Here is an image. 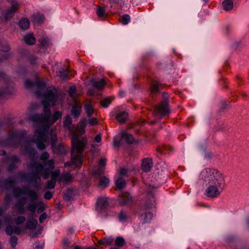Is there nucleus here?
I'll use <instances>...</instances> for the list:
<instances>
[{
  "label": "nucleus",
  "mask_w": 249,
  "mask_h": 249,
  "mask_svg": "<svg viewBox=\"0 0 249 249\" xmlns=\"http://www.w3.org/2000/svg\"><path fill=\"white\" fill-rule=\"evenodd\" d=\"M94 140L97 142H100L101 141V136L100 134H98L96 136V137L94 138Z\"/></svg>",
  "instance_id": "62"
},
{
  "label": "nucleus",
  "mask_w": 249,
  "mask_h": 249,
  "mask_svg": "<svg viewBox=\"0 0 249 249\" xmlns=\"http://www.w3.org/2000/svg\"><path fill=\"white\" fill-rule=\"evenodd\" d=\"M156 113L161 116H165L170 112L168 107V101L167 100L162 101L159 106L155 107Z\"/></svg>",
  "instance_id": "11"
},
{
  "label": "nucleus",
  "mask_w": 249,
  "mask_h": 249,
  "mask_svg": "<svg viewBox=\"0 0 249 249\" xmlns=\"http://www.w3.org/2000/svg\"><path fill=\"white\" fill-rule=\"evenodd\" d=\"M114 242V239L112 237L104 238L98 241L97 244L98 245H106L109 246L112 244Z\"/></svg>",
  "instance_id": "25"
},
{
  "label": "nucleus",
  "mask_w": 249,
  "mask_h": 249,
  "mask_svg": "<svg viewBox=\"0 0 249 249\" xmlns=\"http://www.w3.org/2000/svg\"><path fill=\"white\" fill-rule=\"evenodd\" d=\"M209 183L219 187L223 186L224 180L222 174L217 171L213 176V179H211Z\"/></svg>",
  "instance_id": "13"
},
{
  "label": "nucleus",
  "mask_w": 249,
  "mask_h": 249,
  "mask_svg": "<svg viewBox=\"0 0 249 249\" xmlns=\"http://www.w3.org/2000/svg\"><path fill=\"white\" fill-rule=\"evenodd\" d=\"M81 106L74 105L71 109V113L76 118H77L81 112Z\"/></svg>",
  "instance_id": "33"
},
{
  "label": "nucleus",
  "mask_w": 249,
  "mask_h": 249,
  "mask_svg": "<svg viewBox=\"0 0 249 249\" xmlns=\"http://www.w3.org/2000/svg\"><path fill=\"white\" fill-rule=\"evenodd\" d=\"M44 90L41 96L44 95L45 100H43L42 103L43 101H46L48 103L49 101L52 102L53 105H54L58 98L56 94V89L53 87H49L47 89L45 92L44 93Z\"/></svg>",
  "instance_id": "9"
},
{
  "label": "nucleus",
  "mask_w": 249,
  "mask_h": 249,
  "mask_svg": "<svg viewBox=\"0 0 249 249\" xmlns=\"http://www.w3.org/2000/svg\"><path fill=\"white\" fill-rule=\"evenodd\" d=\"M24 40L25 42L30 45H34L36 43V38L33 35H28L24 36Z\"/></svg>",
  "instance_id": "31"
},
{
  "label": "nucleus",
  "mask_w": 249,
  "mask_h": 249,
  "mask_svg": "<svg viewBox=\"0 0 249 249\" xmlns=\"http://www.w3.org/2000/svg\"><path fill=\"white\" fill-rule=\"evenodd\" d=\"M76 88L74 86H71L70 87L69 90V93L70 97H71L72 98H75L76 97Z\"/></svg>",
  "instance_id": "45"
},
{
  "label": "nucleus",
  "mask_w": 249,
  "mask_h": 249,
  "mask_svg": "<svg viewBox=\"0 0 249 249\" xmlns=\"http://www.w3.org/2000/svg\"><path fill=\"white\" fill-rule=\"evenodd\" d=\"M222 6L225 10H231L233 8V3L231 0H226L223 1Z\"/></svg>",
  "instance_id": "30"
},
{
  "label": "nucleus",
  "mask_w": 249,
  "mask_h": 249,
  "mask_svg": "<svg viewBox=\"0 0 249 249\" xmlns=\"http://www.w3.org/2000/svg\"><path fill=\"white\" fill-rule=\"evenodd\" d=\"M132 202V197L129 193L125 192L122 194L120 199V204L121 205H128Z\"/></svg>",
  "instance_id": "20"
},
{
  "label": "nucleus",
  "mask_w": 249,
  "mask_h": 249,
  "mask_svg": "<svg viewBox=\"0 0 249 249\" xmlns=\"http://www.w3.org/2000/svg\"><path fill=\"white\" fill-rule=\"evenodd\" d=\"M109 183V180L105 176H102L100 178L99 185L103 188L107 187Z\"/></svg>",
  "instance_id": "36"
},
{
  "label": "nucleus",
  "mask_w": 249,
  "mask_h": 249,
  "mask_svg": "<svg viewBox=\"0 0 249 249\" xmlns=\"http://www.w3.org/2000/svg\"><path fill=\"white\" fill-rule=\"evenodd\" d=\"M19 143V137L17 132H9V137L6 141L1 142L4 147H17Z\"/></svg>",
  "instance_id": "7"
},
{
  "label": "nucleus",
  "mask_w": 249,
  "mask_h": 249,
  "mask_svg": "<svg viewBox=\"0 0 249 249\" xmlns=\"http://www.w3.org/2000/svg\"><path fill=\"white\" fill-rule=\"evenodd\" d=\"M96 13L98 17L101 19H105L107 14L106 13L105 8L99 5L97 6Z\"/></svg>",
  "instance_id": "24"
},
{
  "label": "nucleus",
  "mask_w": 249,
  "mask_h": 249,
  "mask_svg": "<svg viewBox=\"0 0 249 249\" xmlns=\"http://www.w3.org/2000/svg\"><path fill=\"white\" fill-rule=\"evenodd\" d=\"M18 5L17 2L12 3L10 9H8L5 15L6 20L10 19L14 16V13L18 9Z\"/></svg>",
  "instance_id": "16"
},
{
  "label": "nucleus",
  "mask_w": 249,
  "mask_h": 249,
  "mask_svg": "<svg viewBox=\"0 0 249 249\" xmlns=\"http://www.w3.org/2000/svg\"><path fill=\"white\" fill-rule=\"evenodd\" d=\"M60 174V170H56L50 172V175H51L52 179H54L55 181H56V178L59 176Z\"/></svg>",
  "instance_id": "46"
},
{
  "label": "nucleus",
  "mask_w": 249,
  "mask_h": 249,
  "mask_svg": "<svg viewBox=\"0 0 249 249\" xmlns=\"http://www.w3.org/2000/svg\"><path fill=\"white\" fill-rule=\"evenodd\" d=\"M128 118V114L126 112H121L116 115V119L121 124L124 123Z\"/></svg>",
  "instance_id": "23"
},
{
  "label": "nucleus",
  "mask_w": 249,
  "mask_h": 249,
  "mask_svg": "<svg viewBox=\"0 0 249 249\" xmlns=\"http://www.w3.org/2000/svg\"><path fill=\"white\" fill-rule=\"evenodd\" d=\"M38 41L42 47H46L48 45V40L47 38H41Z\"/></svg>",
  "instance_id": "52"
},
{
  "label": "nucleus",
  "mask_w": 249,
  "mask_h": 249,
  "mask_svg": "<svg viewBox=\"0 0 249 249\" xmlns=\"http://www.w3.org/2000/svg\"><path fill=\"white\" fill-rule=\"evenodd\" d=\"M43 166V178L45 179L49 178L50 172L54 168V160L53 159L48 161H43L42 162Z\"/></svg>",
  "instance_id": "12"
},
{
  "label": "nucleus",
  "mask_w": 249,
  "mask_h": 249,
  "mask_svg": "<svg viewBox=\"0 0 249 249\" xmlns=\"http://www.w3.org/2000/svg\"><path fill=\"white\" fill-rule=\"evenodd\" d=\"M53 196V193L50 191H47L45 193L44 195V197L45 199L47 200H50L52 198Z\"/></svg>",
  "instance_id": "56"
},
{
  "label": "nucleus",
  "mask_w": 249,
  "mask_h": 249,
  "mask_svg": "<svg viewBox=\"0 0 249 249\" xmlns=\"http://www.w3.org/2000/svg\"><path fill=\"white\" fill-rule=\"evenodd\" d=\"M42 105L44 107V113L34 114L31 117L30 119L32 122L41 124L43 127L47 129L61 118L62 114L59 111H56L51 117V111L49 103L43 101Z\"/></svg>",
  "instance_id": "3"
},
{
  "label": "nucleus",
  "mask_w": 249,
  "mask_h": 249,
  "mask_svg": "<svg viewBox=\"0 0 249 249\" xmlns=\"http://www.w3.org/2000/svg\"><path fill=\"white\" fill-rule=\"evenodd\" d=\"M15 182L16 181L14 179H12L11 178L7 179L5 181L6 188L8 189V188L12 187L15 183Z\"/></svg>",
  "instance_id": "48"
},
{
  "label": "nucleus",
  "mask_w": 249,
  "mask_h": 249,
  "mask_svg": "<svg viewBox=\"0 0 249 249\" xmlns=\"http://www.w3.org/2000/svg\"><path fill=\"white\" fill-rule=\"evenodd\" d=\"M35 86L37 87V90L35 92V94L37 97H40L46 89V85L44 82L37 81L36 83H35L29 80L25 82V87L26 89H31Z\"/></svg>",
  "instance_id": "8"
},
{
  "label": "nucleus",
  "mask_w": 249,
  "mask_h": 249,
  "mask_svg": "<svg viewBox=\"0 0 249 249\" xmlns=\"http://www.w3.org/2000/svg\"><path fill=\"white\" fill-rule=\"evenodd\" d=\"M32 18H33V21L37 23L43 22L44 17L43 15L40 14H34Z\"/></svg>",
  "instance_id": "38"
},
{
  "label": "nucleus",
  "mask_w": 249,
  "mask_h": 249,
  "mask_svg": "<svg viewBox=\"0 0 249 249\" xmlns=\"http://www.w3.org/2000/svg\"><path fill=\"white\" fill-rule=\"evenodd\" d=\"M162 89V85L157 81H152L150 87V90L152 93H156Z\"/></svg>",
  "instance_id": "21"
},
{
  "label": "nucleus",
  "mask_w": 249,
  "mask_h": 249,
  "mask_svg": "<svg viewBox=\"0 0 249 249\" xmlns=\"http://www.w3.org/2000/svg\"><path fill=\"white\" fill-rule=\"evenodd\" d=\"M218 186L210 185L206 190L207 196L212 197H214L219 194L218 189Z\"/></svg>",
  "instance_id": "18"
},
{
  "label": "nucleus",
  "mask_w": 249,
  "mask_h": 249,
  "mask_svg": "<svg viewBox=\"0 0 249 249\" xmlns=\"http://www.w3.org/2000/svg\"><path fill=\"white\" fill-rule=\"evenodd\" d=\"M87 120L82 119L78 124V128L71 138L72 144L71 155V162L77 167L80 166L83 160V152L87 144L86 138L83 139L82 141L79 140V137L83 135L85 132Z\"/></svg>",
  "instance_id": "1"
},
{
  "label": "nucleus",
  "mask_w": 249,
  "mask_h": 249,
  "mask_svg": "<svg viewBox=\"0 0 249 249\" xmlns=\"http://www.w3.org/2000/svg\"><path fill=\"white\" fill-rule=\"evenodd\" d=\"M130 16L127 14H124L123 16L122 22L123 24L126 25L130 21Z\"/></svg>",
  "instance_id": "49"
},
{
  "label": "nucleus",
  "mask_w": 249,
  "mask_h": 249,
  "mask_svg": "<svg viewBox=\"0 0 249 249\" xmlns=\"http://www.w3.org/2000/svg\"><path fill=\"white\" fill-rule=\"evenodd\" d=\"M36 203H29L27 206V209L29 212L34 213L35 212L36 209Z\"/></svg>",
  "instance_id": "44"
},
{
  "label": "nucleus",
  "mask_w": 249,
  "mask_h": 249,
  "mask_svg": "<svg viewBox=\"0 0 249 249\" xmlns=\"http://www.w3.org/2000/svg\"><path fill=\"white\" fill-rule=\"evenodd\" d=\"M49 158V154L47 152H45L41 154L40 159L41 160L47 161L46 160L48 159Z\"/></svg>",
  "instance_id": "54"
},
{
  "label": "nucleus",
  "mask_w": 249,
  "mask_h": 249,
  "mask_svg": "<svg viewBox=\"0 0 249 249\" xmlns=\"http://www.w3.org/2000/svg\"><path fill=\"white\" fill-rule=\"evenodd\" d=\"M56 183V181L54 179H51L47 182L46 188L47 189H53L54 188Z\"/></svg>",
  "instance_id": "47"
},
{
  "label": "nucleus",
  "mask_w": 249,
  "mask_h": 249,
  "mask_svg": "<svg viewBox=\"0 0 249 249\" xmlns=\"http://www.w3.org/2000/svg\"><path fill=\"white\" fill-rule=\"evenodd\" d=\"M2 161L9 164L7 169L10 172L17 168L18 164L20 163L19 159L16 155L4 158L2 159Z\"/></svg>",
  "instance_id": "10"
},
{
  "label": "nucleus",
  "mask_w": 249,
  "mask_h": 249,
  "mask_svg": "<svg viewBox=\"0 0 249 249\" xmlns=\"http://www.w3.org/2000/svg\"><path fill=\"white\" fill-rule=\"evenodd\" d=\"M13 195L15 197H19L21 195L28 194L32 201H36L38 199V194L33 190H30L27 187L21 189L19 187H16L13 189Z\"/></svg>",
  "instance_id": "5"
},
{
  "label": "nucleus",
  "mask_w": 249,
  "mask_h": 249,
  "mask_svg": "<svg viewBox=\"0 0 249 249\" xmlns=\"http://www.w3.org/2000/svg\"><path fill=\"white\" fill-rule=\"evenodd\" d=\"M217 171L213 169L207 168L203 170L201 173V178L206 181V179L210 180Z\"/></svg>",
  "instance_id": "14"
},
{
  "label": "nucleus",
  "mask_w": 249,
  "mask_h": 249,
  "mask_svg": "<svg viewBox=\"0 0 249 249\" xmlns=\"http://www.w3.org/2000/svg\"><path fill=\"white\" fill-rule=\"evenodd\" d=\"M19 27L23 30H27L30 27V21L28 18H23L18 23Z\"/></svg>",
  "instance_id": "28"
},
{
  "label": "nucleus",
  "mask_w": 249,
  "mask_h": 249,
  "mask_svg": "<svg viewBox=\"0 0 249 249\" xmlns=\"http://www.w3.org/2000/svg\"><path fill=\"white\" fill-rule=\"evenodd\" d=\"M122 137L125 139L127 143L131 144L134 142V139L131 134L124 133L122 135Z\"/></svg>",
  "instance_id": "39"
},
{
  "label": "nucleus",
  "mask_w": 249,
  "mask_h": 249,
  "mask_svg": "<svg viewBox=\"0 0 249 249\" xmlns=\"http://www.w3.org/2000/svg\"><path fill=\"white\" fill-rule=\"evenodd\" d=\"M47 129L44 127L38 128L35 132L36 138H34L32 142L36 143L37 147L40 150H43L45 148L44 142L46 137Z\"/></svg>",
  "instance_id": "6"
},
{
  "label": "nucleus",
  "mask_w": 249,
  "mask_h": 249,
  "mask_svg": "<svg viewBox=\"0 0 249 249\" xmlns=\"http://www.w3.org/2000/svg\"><path fill=\"white\" fill-rule=\"evenodd\" d=\"M24 200V198L19 200L15 205L16 210L21 214L23 213L25 211V203Z\"/></svg>",
  "instance_id": "26"
},
{
  "label": "nucleus",
  "mask_w": 249,
  "mask_h": 249,
  "mask_svg": "<svg viewBox=\"0 0 249 249\" xmlns=\"http://www.w3.org/2000/svg\"><path fill=\"white\" fill-rule=\"evenodd\" d=\"M145 218H151L153 216V214L150 211L144 212Z\"/></svg>",
  "instance_id": "60"
},
{
  "label": "nucleus",
  "mask_w": 249,
  "mask_h": 249,
  "mask_svg": "<svg viewBox=\"0 0 249 249\" xmlns=\"http://www.w3.org/2000/svg\"><path fill=\"white\" fill-rule=\"evenodd\" d=\"M51 147L53 152L55 154L62 155L66 153V147L62 143L59 144L57 146L56 145V144H51Z\"/></svg>",
  "instance_id": "19"
},
{
  "label": "nucleus",
  "mask_w": 249,
  "mask_h": 249,
  "mask_svg": "<svg viewBox=\"0 0 249 249\" xmlns=\"http://www.w3.org/2000/svg\"><path fill=\"white\" fill-rule=\"evenodd\" d=\"M9 57V54L2 55L0 56V62L3 61L4 60H6Z\"/></svg>",
  "instance_id": "61"
},
{
  "label": "nucleus",
  "mask_w": 249,
  "mask_h": 249,
  "mask_svg": "<svg viewBox=\"0 0 249 249\" xmlns=\"http://www.w3.org/2000/svg\"><path fill=\"white\" fill-rule=\"evenodd\" d=\"M120 175L127 176V170L124 169V168L121 169L120 171Z\"/></svg>",
  "instance_id": "59"
},
{
  "label": "nucleus",
  "mask_w": 249,
  "mask_h": 249,
  "mask_svg": "<svg viewBox=\"0 0 249 249\" xmlns=\"http://www.w3.org/2000/svg\"><path fill=\"white\" fill-rule=\"evenodd\" d=\"M148 199H149V202L147 200L145 203V206L147 208H151L152 207H155V197L152 194H150L148 196Z\"/></svg>",
  "instance_id": "29"
},
{
  "label": "nucleus",
  "mask_w": 249,
  "mask_h": 249,
  "mask_svg": "<svg viewBox=\"0 0 249 249\" xmlns=\"http://www.w3.org/2000/svg\"><path fill=\"white\" fill-rule=\"evenodd\" d=\"M5 222L8 224L5 229L7 235H11L13 233L16 235L24 234L27 229L33 230L36 228L37 224L36 219H29L26 223H25V219H5Z\"/></svg>",
  "instance_id": "2"
},
{
  "label": "nucleus",
  "mask_w": 249,
  "mask_h": 249,
  "mask_svg": "<svg viewBox=\"0 0 249 249\" xmlns=\"http://www.w3.org/2000/svg\"><path fill=\"white\" fill-rule=\"evenodd\" d=\"M107 160L105 158H101L99 162V167H102L105 168Z\"/></svg>",
  "instance_id": "55"
},
{
  "label": "nucleus",
  "mask_w": 249,
  "mask_h": 249,
  "mask_svg": "<svg viewBox=\"0 0 249 249\" xmlns=\"http://www.w3.org/2000/svg\"><path fill=\"white\" fill-rule=\"evenodd\" d=\"M13 234L10 235L11 236L9 242L11 247L14 249L18 243V237L15 235H12Z\"/></svg>",
  "instance_id": "42"
},
{
  "label": "nucleus",
  "mask_w": 249,
  "mask_h": 249,
  "mask_svg": "<svg viewBox=\"0 0 249 249\" xmlns=\"http://www.w3.org/2000/svg\"><path fill=\"white\" fill-rule=\"evenodd\" d=\"M105 168L102 167H99L98 169L94 172V174L98 175L99 176L104 174Z\"/></svg>",
  "instance_id": "53"
},
{
  "label": "nucleus",
  "mask_w": 249,
  "mask_h": 249,
  "mask_svg": "<svg viewBox=\"0 0 249 249\" xmlns=\"http://www.w3.org/2000/svg\"><path fill=\"white\" fill-rule=\"evenodd\" d=\"M111 102L110 97H108L102 100L100 102L101 105L104 107H107Z\"/></svg>",
  "instance_id": "43"
},
{
  "label": "nucleus",
  "mask_w": 249,
  "mask_h": 249,
  "mask_svg": "<svg viewBox=\"0 0 249 249\" xmlns=\"http://www.w3.org/2000/svg\"><path fill=\"white\" fill-rule=\"evenodd\" d=\"M71 244V242L67 239H65L63 240V247L64 249L68 248Z\"/></svg>",
  "instance_id": "57"
},
{
  "label": "nucleus",
  "mask_w": 249,
  "mask_h": 249,
  "mask_svg": "<svg viewBox=\"0 0 249 249\" xmlns=\"http://www.w3.org/2000/svg\"><path fill=\"white\" fill-rule=\"evenodd\" d=\"M32 172L22 174L21 177L26 182L34 183V187H38L41 181L40 175L43 176V166L42 164L36 162H33L29 166Z\"/></svg>",
  "instance_id": "4"
},
{
  "label": "nucleus",
  "mask_w": 249,
  "mask_h": 249,
  "mask_svg": "<svg viewBox=\"0 0 249 249\" xmlns=\"http://www.w3.org/2000/svg\"><path fill=\"white\" fill-rule=\"evenodd\" d=\"M84 108L89 117H90L93 114L94 112L93 108L89 104H86L84 106Z\"/></svg>",
  "instance_id": "35"
},
{
  "label": "nucleus",
  "mask_w": 249,
  "mask_h": 249,
  "mask_svg": "<svg viewBox=\"0 0 249 249\" xmlns=\"http://www.w3.org/2000/svg\"><path fill=\"white\" fill-rule=\"evenodd\" d=\"M69 71L67 70L61 68L57 72V75L62 80H65L68 76Z\"/></svg>",
  "instance_id": "32"
},
{
  "label": "nucleus",
  "mask_w": 249,
  "mask_h": 249,
  "mask_svg": "<svg viewBox=\"0 0 249 249\" xmlns=\"http://www.w3.org/2000/svg\"><path fill=\"white\" fill-rule=\"evenodd\" d=\"M72 177L70 173L63 174L61 176L60 180L65 182H68L71 180Z\"/></svg>",
  "instance_id": "41"
},
{
  "label": "nucleus",
  "mask_w": 249,
  "mask_h": 249,
  "mask_svg": "<svg viewBox=\"0 0 249 249\" xmlns=\"http://www.w3.org/2000/svg\"><path fill=\"white\" fill-rule=\"evenodd\" d=\"M10 49L11 48L10 45L7 43H5V44H3L1 47V50L4 52H9Z\"/></svg>",
  "instance_id": "51"
},
{
  "label": "nucleus",
  "mask_w": 249,
  "mask_h": 249,
  "mask_svg": "<svg viewBox=\"0 0 249 249\" xmlns=\"http://www.w3.org/2000/svg\"><path fill=\"white\" fill-rule=\"evenodd\" d=\"M115 184L118 189H123L125 186V180L123 177H120L116 181Z\"/></svg>",
  "instance_id": "34"
},
{
  "label": "nucleus",
  "mask_w": 249,
  "mask_h": 249,
  "mask_svg": "<svg viewBox=\"0 0 249 249\" xmlns=\"http://www.w3.org/2000/svg\"><path fill=\"white\" fill-rule=\"evenodd\" d=\"M118 218H126V215L123 211L120 212L118 215Z\"/></svg>",
  "instance_id": "63"
},
{
  "label": "nucleus",
  "mask_w": 249,
  "mask_h": 249,
  "mask_svg": "<svg viewBox=\"0 0 249 249\" xmlns=\"http://www.w3.org/2000/svg\"><path fill=\"white\" fill-rule=\"evenodd\" d=\"M44 210V208L43 205L40 206L38 208H37V212L38 213H41Z\"/></svg>",
  "instance_id": "64"
},
{
  "label": "nucleus",
  "mask_w": 249,
  "mask_h": 249,
  "mask_svg": "<svg viewBox=\"0 0 249 249\" xmlns=\"http://www.w3.org/2000/svg\"><path fill=\"white\" fill-rule=\"evenodd\" d=\"M89 123L91 125H93L97 124L98 121L96 118H92L89 120Z\"/></svg>",
  "instance_id": "58"
},
{
  "label": "nucleus",
  "mask_w": 249,
  "mask_h": 249,
  "mask_svg": "<svg viewBox=\"0 0 249 249\" xmlns=\"http://www.w3.org/2000/svg\"><path fill=\"white\" fill-rule=\"evenodd\" d=\"M108 206L107 199L104 197L99 198L96 202V210L99 212H102Z\"/></svg>",
  "instance_id": "17"
},
{
  "label": "nucleus",
  "mask_w": 249,
  "mask_h": 249,
  "mask_svg": "<svg viewBox=\"0 0 249 249\" xmlns=\"http://www.w3.org/2000/svg\"><path fill=\"white\" fill-rule=\"evenodd\" d=\"M115 245L118 247H123L125 244V242L124 238L122 237H117L115 241Z\"/></svg>",
  "instance_id": "40"
},
{
  "label": "nucleus",
  "mask_w": 249,
  "mask_h": 249,
  "mask_svg": "<svg viewBox=\"0 0 249 249\" xmlns=\"http://www.w3.org/2000/svg\"><path fill=\"white\" fill-rule=\"evenodd\" d=\"M51 139L52 140L51 144H55L57 142V138L56 134L54 133H53V130L51 132Z\"/></svg>",
  "instance_id": "50"
},
{
  "label": "nucleus",
  "mask_w": 249,
  "mask_h": 249,
  "mask_svg": "<svg viewBox=\"0 0 249 249\" xmlns=\"http://www.w3.org/2000/svg\"><path fill=\"white\" fill-rule=\"evenodd\" d=\"M153 165L152 160L151 158H147L142 160V169L145 172H150Z\"/></svg>",
  "instance_id": "15"
},
{
  "label": "nucleus",
  "mask_w": 249,
  "mask_h": 249,
  "mask_svg": "<svg viewBox=\"0 0 249 249\" xmlns=\"http://www.w3.org/2000/svg\"><path fill=\"white\" fill-rule=\"evenodd\" d=\"M91 83L93 87L98 89H103L106 85L105 82L103 79H102L99 81H96L92 79L91 80Z\"/></svg>",
  "instance_id": "22"
},
{
  "label": "nucleus",
  "mask_w": 249,
  "mask_h": 249,
  "mask_svg": "<svg viewBox=\"0 0 249 249\" xmlns=\"http://www.w3.org/2000/svg\"><path fill=\"white\" fill-rule=\"evenodd\" d=\"M72 120L70 116L67 115L65 118L63 122L64 127L68 130L71 131L72 129Z\"/></svg>",
  "instance_id": "27"
},
{
  "label": "nucleus",
  "mask_w": 249,
  "mask_h": 249,
  "mask_svg": "<svg viewBox=\"0 0 249 249\" xmlns=\"http://www.w3.org/2000/svg\"><path fill=\"white\" fill-rule=\"evenodd\" d=\"M25 150L26 152L30 154V156L34 155L36 151L34 148L31 147V142H27L25 145Z\"/></svg>",
  "instance_id": "37"
}]
</instances>
